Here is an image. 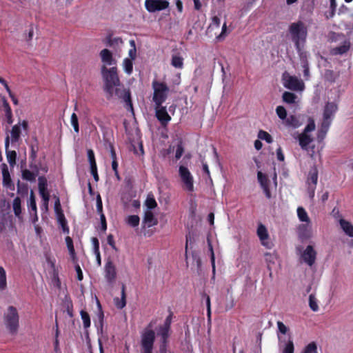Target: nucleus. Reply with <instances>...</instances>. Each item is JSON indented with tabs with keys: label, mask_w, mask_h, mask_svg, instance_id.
<instances>
[{
	"label": "nucleus",
	"mask_w": 353,
	"mask_h": 353,
	"mask_svg": "<svg viewBox=\"0 0 353 353\" xmlns=\"http://www.w3.org/2000/svg\"><path fill=\"white\" fill-rule=\"evenodd\" d=\"M284 86L289 90L294 91H302L305 88L303 81L299 79L295 76H289L284 83Z\"/></svg>",
	"instance_id": "nucleus-12"
},
{
	"label": "nucleus",
	"mask_w": 353,
	"mask_h": 353,
	"mask_svg": "<svg viewBox=\"0 0 353 353\" xmlns=\"http://www.w3.org/2000/svg\"><path fill=\"white\" fill-rule=\"evenodd\" d=\"M145 205L148 208V210H152L157 206L156 200L153 196H148L145 201Z\"/></svg>",
	"instance_id": "nucleus-48"
},
{
	"label": "nucleus",
	"mask_w": 353,
	"mask_h": 353,
	"mask_svg": "<svg viewBox=\"0 0 353 353\" xmlns=\"http://www.w3.org/2000/svg\"><path fill=\"white\" fill-rule=\"evenodd\" d=\"M41 197L43 200V207L45 208L46 210H48V203L50 200V194L49 192L47 193H43V194H40Z\"/></svg>",
	"instance_id": "nucleus-52"
},
{
	"label": "nucleus",
	"mask_w": 353,
	"mask_h": 353,
	"mask_svg": "<svg viewBox=\"0 0 353 353\" xmlns=\"http://www.w3.org/2000/svg\"><path fill=\"white\" fill-rule=\"evenodd\" d=\"M330 124L321 123V128L317 133L318 142H321L325 139L326 134L330 128Z\"/></svg>",
	"instance_id": "nucleus-28"
},
{
	"label": "nucleus",
	"mask_w": 353,
	"mask_h": 353,
	"mask_svg": "<svg viewBox=\"0 0 353 353\" xmlns=\"http://www.w3.org/2000/svg\"><path fill=\"white\" fill-rule=\"evenodd\" d=\"M258 138L261 140L265 141L268 143H271L273 141L272 136L263 130H260L258 132Z\"/></svg>",
	"instance_id": "nucleus-39"
},
{
	"label": "nucleus",
	"mask_w": 353,
	"mask_h": 353,
	"mask_svg": "<svg viewBox=\"0 0 353 353\" xmlns=\"http://www.w3.org/2000/svg\"><path fill=\"white\" fill-rule=\"evenodd\" d=\"M179 174L183 184V188L188 192H192L194 190V179L188 168L184 165H180Z\"/></svg>",
	"instance_id": "nucleus-6"
},
{
	"label": "nucleus",
	"mask_w": 353,
	"mask_h": 353,
	"mask_svg": "<svg viewBox=\"0 0 353 353\" xmlns=\"http://www.w3.org/2000/svg\"><path fill=\"white\" fill-rule=\"evenodd\" d=\"M155 116L163 127H166L171 121V117L168 113L166 107L162 105L158 107L155 105Z\"/></svg>",
	"instance_id": "nucleus-10"
},
{
	"label": "nucleus",
	"mask_w": 353,
	"mask_h": 353,
	"mask_svg": "<svg viewBox=\"0 0 353 353\" xmlns=\"http://www.w3.org/2000/svg\"><path fill=\"white\" fill-rule=\"evenodd\" d=\"M80 315L83 321V327L88 329L90 327L91 321L89 314L85 310H81Z\"/></svg>",
	"instance_id": "nucleus-37"
},
{
	"label": "nucleus",
	"mask_w": 353,
	"mask_h": 353,
	"mask_svg": "<svg viewBox=\"0 0 353 353\" xmlns=\"http://www.w3.org/2000/svg\"><path fill=\"white\" fill-rule=\"evenodd\" d=\"M319 178V172L316 165H313L308 173L307 177V185L316 186L317 181Z\"/></svg>",
	"instance_id": "nucleus-18"
},
{
	"label": "nucleus",
	"mask_w": 353,
	"mask_h": 353,
	"mask_svg": "<svg viewBox=\"0 0 353 353\" xmlns=\"http://www.w3.org/2000/svg\"><path fill=\"white\" fill-rule=\"evenodd\" d=\"M309 305L312 311L316 312L319 310V305L317 303V300H316L315 296L312 294H311L309 296Z\"/></svg>",
	"instance_id": "nucleus-42"
},
{
	"label": "nucleus",
	"mask_w": 353,
	"mask_h": 353,
	"mask_svg": "<svg viewBox=\"0 0 353 353\" xmlns=\"http://www.w3.org/2000/svg\"><path fill=\"white\" fill-rule=\"evenodd\" d=\"M285 120L286 125L294 128H296L299 125V121L294 115H290L289 117H286Z\"/></svg>",
	"instance_id": "nucleus-43"
},
{
	"label": "nucleus",
	"mask_w": 353,
	"mask_h": 353,
	"mask_svg": "<svg viewBox=\"0 0 353 353\" xmlns=\"http://www.w3.org/2000/svg\"><path fill=\"white\" fill-rule=\"evenodd\" d=\"M92 245H93V251L94 252H98L99 250V241L97 237H92L91 239Z\"/></svg>",
	"instance_id": "nucleus-59"
},
{
	"label": "nucleus",
	"mask_w": 353,
	"mask_h": 353,
	"mask_svg": "<svg viewBox=\"0 0 353 353\" xmlns=\"http://www.w3.org/2000/svg\"><path fill=\"white\" fill-rule=\"evenodd\" d=\"M140 219L138 215H130L127 218V223L133 227H137L139 224Z\"/></svg>",
	"instance_id": "nucleus-41"
},
{
	"label": "nucleus",
	"mask_w": 353,
	"mask_h": 353,
	"mask_svg": "<svg viewBox=\"0 0 353 353\" xmlns=\"http://www.w3.org/2000/svg\"><path fill=\"white\" fill-rule=\"evenodd\" d=\"M289 31L296 48L300 50V43H304L306 40L307 34V28L302 21H299L296 23H292L290 26Z\"/></svg>",
	"instance_id": "nucleus-4"
},
{
	"label": "nucleus",
	"mask_w": 353,
	"mask_h": 353,
	"mask_svg": "<svg viewBox=\"0 0 353 353\" xmlns=\"http://www.w3.org/2000/svg\"><path fill=\"white\" fill-rule=\"evenodd\" d=\"M100 57L104 65H111L115 63L112 53L108 49H103L100 52Z\"/></svg>",
	"instance_id": "nucleus-19"
},
{
	"label": "nucleus",
	"mask_w": 353,
	"mask_h": 353,
	"mask_svg": "<svg viewBox=\"0 0 353 353\" xmlns=\"http://www.w3.org/2000/svg\"><path fill=\"white\" fill-rule=\"evenodd\" d=\"M97 210L100 213H103V203L101 196L98 194L97 197Z\"/></svg>",
	"instance_id": "nucleus-60"
},
{
	"label": "nucleus",
	"mask_w": 353,
	"mask_h": 353,
	"mask_svg": "<svg viewBox=\"0 0 353 353\" xmlns=\"http://www.w3.org/2000/svg\"><path fill=\"white\" fill-rule=\"evenodd\" d=\"M315 130V123L313 120H311L305 126V128L303 130V133L307 134L308 132H310Z\"/></svg>",
	"instance_id": "nucleus-54"
},
{
	"label": "nucleus",
	"mask_w": 353,
	"mask_h": 353,
	"mask_svg": "<svg viewBox=\"0 0 353 353\" xmlns=\"http://www.w3.org/2000/svg\"><path fill=\"white\" fill-rule=\"evenodd\" d=\"M105 278L109 283H112L117 278L116 267L113 262L110 260L108 261L104 268Z\"/></svg>",
	"instance_id": "nucleus-13"
},
{
	"label": "nucleus",
	"mask_w": 353,
	"mask_h": 353,
	"mask_svg": "<svg viewBox=\"0 0 353 353\" xmlns=\"http://www.w3.org/2000/svg\"><path fill=\"white\" fill-rule=\"evenodd\" d=\"M97 311L96 312V314L97 316L100 327L102 329V327L103 326L104 313H103V311L102 309V306L100 303V301L97 299Z\"/></svg>",
	"instance_id": "nucleus-33"
},
{
	"label": "nucleus",
	"mask_w": 353,
	"mask_h": 353,
	"mask_svg": "<svg viewBox=\"0 0 353 353\" xmlns=\"http://www.w3.org/2000/svg\"><path fill=\"white\" fill-rule=\"evenodd\" d=\"M172 313L171 312L165 319L164 323L163 325L160 326L158 334L160 336L161 339H163L164 341L165 340H168L170 330V325L172 322Z\"/></svg>",
	"instance_id": "nucleus-14"
},
{
	"label": "nucleus",
	"mask_w": 353,
	"mask_h": 353,
	"mask_svg": "<svg viewBox=\"0 0 353 353\" xmlns=\"http://www.w3.org/2000/svg\"><path fill=\"white\" fill-rule=\"evenodd\" d=\"M75 270L77 272V279L79 281H82L83 279V272H82L81 267L79 264H77L75 265Z\"/></svg>",
	"instance_id": "nucleus-63"
},
{
	"label": "nucleus",
	"mask_w": 353,
	"mask_h": 353,
	"mask_svg": "<svg viewBox=\"0 0 353 353\" xmlns=\"http://www.w3.org/2000/svg\"><path fill=\"white\" fill-rule=\"evenodd\" d=\"M100 219H101V229L102 231L105 232L107 230V223H106L105 216L103 214V213H101L100 214Z\"/></svg>",
	"instance_id": "nucleus-61"
},
{
	"label": "nucleus",
	"mask_w": 353,
	"mask_h": 353,
	"mask_svg": "<svg viewBox=\"0 0 353 353\" xmlns=\"http://www.w3.org/2000/svg\"><path fill=\"white\" fill-rule=\"evenodd\" d=\"M257 178L265 196L268 199H270L272 197V194L270 190V180L267 176L263 174L261 171L258 172Z\"/></svg>",
	"instance_id": "nucleus-15"
},
{
	"label": "nucleus",
	"mask_w": 353,
	"mask_h": 353,
	"mask_svg": "<svg viewBox=\"0 0 353 353\" xmlns=\"http://www.w3.org/2000/svg\"><path fill=\"white\" fill-rule=\"evenodd\" d=\"M124 70L128 74H131L133 70V63L131 59L125 58L123 60Z\"/></svg>",
	"instance_id": "nucleus-46"
},
{
	"label": "nucleus",
	"mask_w": 353,
	"mask_h": 353,
	"mask_svg": "<svg viewBox=\"0 0 353 353\" xmlns=\"http://www.w3.org/2000/svg\"><path fill=\"white\" fill-rule=\"evenodd\" d=\"M153 89L152 101L155 105L160 106L168 99L170 88L164 81L154 79L152 83Z\"/></svg>",
	"instance_id": "nucleus-3"
},
{
	"label": "nucleus",
	"mask_w": 353,
	"mask_h": 353,
	"mask_svg": "<svg viewBox=\"0 0 353 353\" xmlns=\"http://www.w3.org/2000/svg\"><path fill=\"white\" fill-rule=\"evenodd\" d=\"M118 41H121V39L119 37L112 39V34H109L105 39V44L108 46H112L114 43H117Z\"/></svg>",
	"instance_id": "nucleus-53"
},
{
	"label": "nucleus",
	"mask_w": 353,
	"mask_h": 353,
	"mask_svg": "<svg viewBox=\"0 0 353 353\" xmlns=\"http://www.w3.org/2000/svg\"><path fill=\"white\" fill-rule=\"evenodd\" d=\"M35 172H32L28 169L21 171L22 179L28 181H34L37 176L39 174V169L37 165L34 167Z\"/></svg>",
	"instance_id": "nucleus-22"
},
{
	"label": "nucleus",
	"mask_w": 353,
	"mask_h": 353,
	"mask_svg": "<svg viewBox=\"0 0 353 353\" xmlns=\"http://www.w3.org/2000/svg\"><path fill=\"white\" fill-rule=\"evenodd\" d=\"M283 101L287 103L292 104L295 103L296 96L290 92H284L282 95Z\"/></svg>",
	"instance_id": "nucleus-35"
},
{
	"label": "nucleus",
	"mask_w": 353,
	"mask_h": 353,
	"mask_svg": "<svg viewBox=\"0 0 353 353\" xmlns=\"http://www.w3.org/2000/svg\"><path fill=\"white\" fill-rule=\"evenodd\" d=\"M277 326L279 332L283 334H286L288 331V327L284 325V323L281 321L277 322Z\"/></svg>",
	"instance_id": "nucleus-62"
},
{
	"label": "nucleus",
	"mask_w": 353,
	"mask_h": 353,
	"mask_svg": "<svg viewBox=\"0 0 353 353\" xmlns=\"http://www.w3.org/2000/svg\"><path fill=\"white\" fill-rule=\"evenodd\" d=\"M340 225L344 232L350 237H353V225L347 221L341 219Z\"/></svg>",
	"instance_id": "nucleus-26"
},
{
	"label": "nucleus",
	"mask_w": 353,
	"mask_h": 353,
	"mask_svg": "<svg viewBox=\"0 0 353 353\" xmlns=\"http://www.w3.org/2000/svg\"><path fill=\"white\" fill-rule=\"evenodd\" d=\"M12 207L14 214L16 216L20 215V214L21 213V199L19 197L17 196L13 200Z\"/></svg>",
	"instance_id": "nucleus-40"
},
{
	"label": "nucleus",
	"mask_w": 353,
	"mask_h": 353,
	"mask_svg": "<svg viewBox=\"0 0 353 353\" xmlns=\"http://www.w3.org/2000/svg\"><path fill=\"white\" fill-rule=\"evenodd\" d=\"M220 24H221V20H220L219 17L217 16H214L212 18V22H211L209 28L215 27V28H219Z\"/></svg>",
	"instance_id": "nucleus-56"
},
{
	"label": "nucleus",
	"mask_w": 353,
	"mask_h": 353,
	"mask_svg": "<svg viewBox=\"0 0 353 353\" xmlns=\"http://www.w3.org/2000/svg\"><path fill=\"white\" fill-rule=\"evenodd\" d=\"M29 207L32 211L37 213L36 199H35V196H34V192L32 190L30 191V194Z\"/></svg>",
	"instance_id": "nucleus-47"
},
{
	"label": "nucleus",
	"mask_w": 353,
	"mask_h": 353,
	"mask_svg": "<svg viewBox=\"0 0 353 353\" xmlns=\"http://www.w3.org/2000/svg\"><path fill=\"white\" fill-rule=\"evenodd\" d=\"M21 134V125L20 123L16 124L12 126L10 131V142L14 143L20 140Z\"/></svg>",
	"instance_id": "nucleus-23"
},
{
	"label": "nucleus",
	"mask_w": 353,
	"mask_h": 353,
	"mask_svg": "<svg viewBox=\"0 0 353 353\" xmlns=\"http://www.w3.org/2000/svg\"><path fill=\"white\" fill-rule=\"evenodd\" d=\"M157 220L151 210H146L144 213L143 223L145 226L150 228L157 224Z\"/></svg>",
	"instance_id": "nucleus-21"
},
{
	"label": "nucleus",
	"mask_w": 353,
	"mask_h": 353,
	"mask_svg": "<svg viewBox=\"0 0 353 353\" xmlns=\"http://www.w3.org/2000/svg\"><path fill=\"white\" fill-rule=\"evenodd\" d=\"M349 49L350 44L345 42L343 45L334 48L332 50V53L334 55L343 54L346 53Z\"/></svg>",
	"instance_id": "nucleus-32"
},
{
	"label": "nucleus",
	"mask_w": 353,
	"mask_h": 353,
	"mask_svg": "<svg viewBox=\"0 0 353 353\" xmlns=\"http://www.w3.org/2000/svg\"><path fill=\"white\" fill-rule=\"evenodd\" d=\"M184 152L183 147L181 144H178L176 146V150L175 152V158L176 159H179L181 156L183 155V153Z\"/></svg>",
	"instance_id": "nucleus-57"
},
{
	"label": "nucleus",
	"mask_w": 353,
	"mask_h": 353,
	"mask_svg": "<svg viewBox=\"0 0 353 353\" xmlns=\"http://www.w3.org/2000/svg\"><path fill=\"white\" fill-rule=\"evenodd\" d=\"M155 332L152 330V323H149L141 333L140 353H153L155 342ZM161 343L157 353H168L167 345L168 340L161 339Z\"/></svg>",
	"instance_id": "nucleus-2"
},
{
	"label": "nucleus",
	"mask_w": 353,
	"mask_h": 353,
	"mask_svg": "<svg viewBox=\"0 0 353 353\" xmlns=\"http://www.w3.org/2000/svg\"><path fill=\"white\" fill-rule=\"evenodd\" d=\"M316 345L314 342L309 343L305 348L303 353H316Z\"/></svg>",
	"instance_id": "nucleus-50"
},
{
	"label": "nucleus",
	"mask_w": 353,
	"mask_h": 353,
	"mask_svg": "<svg viewBox=\"0 0 353 353\" xmlns=\"http://www.w3.org/2000/svg\"><path fill=\"white\" fill-rule=\"evenodd\" d=\"M298 139L299 145L303 150H308V145L313 141L310 135L303 132L299 135Z\"/></svg>",
	"instance_id": "nucleus-20"
},
{
	"label": "nucleus",
	"mask_w": 353,
	"mask_h": 353,
	"mask_svg": "<svg viewBox=\"0 0 353 353\" xmlns=\"http://www.w3.org/2000/svg\"><path fill=\"white\" fill-rule=\"evenodd\" d=\"M277 159L280 161H283L285 159V156L283 154L282 148L281 147L278 148L276 150Z\"/></svg>",
	"instance_id": "nucleus-64"
},
{
	"label": "nucleus",
	"mask_w": 353,
	"mask_h": 353,
	"mask_svg": "<svg viewBox=\"0 0 353 353\" xmlns=\"http://www.w3.org/2000/svg\"><path fill=\"white\" fill-rule=\"evenodd\" d=\"M57 218L59 225L62 228L63 233L69 234L70 228L68 225V221L65 217L64 214H59L58 216H57Z\"/></svg>",
	"instance_id": "nucleus-30"
},
{
	"label": "nucleus",
	"mask_w": 353,
	"mask_h": 353,
	"mask_svg": "<svg viewBox=\"0 0 353 353\" xmlns=\"http://www.w3.org/2000/svg\"><path fill=\"white\" fill-rule=\"evenodd\" d=\"M294 344L293 342L291 341H289L287 344L285 345V347L283 350V353H294Z\"/></svg>",
	"instance_id": "nucleus-55"
},
{
	"label": "nucleus",
	"mask_w": 353,
	"mask_h": 353,
	"mask_svg": "<svg viewBox=\"0 0 353 353\" xmlns=\"http://www.w3.org/2000/svg\"><path fill=\"white\" fill-rule=\"evenodd\" d=\"M7 289V278L5 269L0 266V291H4Z\"/></svg>",
	"instance_id": "nucleus-31"
},
{
	"label": "nucleus",
	"mask_w": 353,
	"mask_h": 353,
	"mask_svg": "<svg viewBox=\"0 0 353 353\" xmlns=\"http://www.w3.org/2000/svg\"><path fill=\"white\" fill-rule=\"evenodd\" d=\"M101 74L104 81L103 90L106 94V99L110 100L114 96L123 99L132 107L130 93L121 88L117 67L107 68L105 65L101 67Z\"/></svg>",
	"instance_id": "nucleus-1"
},
{
	"label": "nucleus",
	"mask_w": 353,
	"mask_h": 353,
	"mask_svg": "<svg viewBox=\"0 0 353 353\" xmlns=\"http://www.w3.org/2000/svg\"><path fill=\"white\" fill-rule=\"evenodd\" d=\"M337 110L338 105L335 102H327L323 108L321 123L331 125Z\"/></svg>",
	"instance_id": "nucleus-7"
},
{
	"label": "nucleus",
	"mask_w": 353,
	"mask_h": 353,
	"mask_svg": "<svg viewBox=\"0 0 353 353\" xmlns=\"http://www.w3.org/2000/svg\"><path fill=\"white\" fill-rule=\"evenodd\" d=\"M38 188L39 194H43V193L48 192L47 187H48V181L46 178L44 176H41L38 179Z\"/></svg>",
	"instance_id": "nucleus-29"
},
{
	"label": "nucleus",
	"mask_w": 353,
	"mask_h": 353,
	"mask_svg": "<svg viewBox=\"0 0 353 353\" xmlns=\"http://www.w3.org/2000/svg\"><path fill=\"white\" fill-rule=\"evenodd\" d=\"M88 159L90 165V168L97 166L95 160L94 153L92 149H89L87 151Z\"/></svg>",
	"instance_id": "nucleus-49"
},
{
	"label": "nucleus",
	"mask_w": 353,
	"mask_h": 353,
	"mask_svg": "<svg viewBox=\"0 0 353 353\" xmlns=\"http://www.w3.org/2000/svg\"><path fill=\"white\" fill-rule=\"evenodd\" d=\"M303 76L306 80H307L310 77V70L307 61H305L303 64Z\"/></svg>",
	"instance_id": "nucleus-58"
},
{
	"label": "nucleus",
	"mask_w": 353,
	"mask_h": 353,
	"mask_svg": "<svg viewBox=\"0 0 353 353\" xmlns=\"http://www.w3.org/2000/svg\"><path fill=\"white\" fill-rule=\"evenodd\" d=\"M297 215L301 221L307 223L310 222L307 213L303 207H299L297 208Z\"/></svg>",
	"instance_id": "nucleus-38"
},
{
	"label": "nucleus",
	"mask_w": 353,
	"mask_h": 353,
	"mask_svg": "<svg viewBox=\"0 0 353 353\" xmlns=\"http://www.w3.org/2000/svg\"><path fill=\"white\" fill-rule=\"evenodd\" d=\"M3 108L5 112L7 123L10 125L13 123L12 112L9 103L5 99H3Z\"/></svg>",
	"instance_id": "nucleus-25"
},
{
	"label": "nucleus",
	"mask_w": 353,
	"mask_h": 353,
	"mask_svg": "<svg viewBox=\"0 0 353 353\" xmlns=\"http://www.w3.org/2000/svg\"><path fill=\"white\" fill-rule=\"evenodd\" d=\"M169 6L167 1L145 0V7L150 12H154L166 9Z\"/></svg>",
	"instance_id": "nucleus-8"
},
{
	"label": "nucleus",
	"mask_w": 353,
	"mask_h": 353,
	"mask_svg": "<svg viewBox=\"0 0 353 353\" xmlns=\"http://www.w3.org/2000/svg\"><path fill=\"white\" fill-rule=\"evenodd\" d=\"M171 64L176 68L182 69L183 67V59L179 55H172Z\"/></svg>",
	"instance_id": "nucleus-34"
},
{
	"label": "nucleus",
	"mask_w": 353,
	"mask_h": 353,
	"mask_svg": "<svg viewBox=\"0 0 353 353\" xmlns=\"http://www.w3.org/2000/svg\"><path fill=\"white\" fill-rule=\"evenodd\" d=\"M55 199H56L54 202V212L57 216H58L59 214H63V212L61 209L59 198L58 196H55Z\"/></svg>",
	"instance_id": "nucleus-51"
},
{
	"label": "nucleus",
	"mask_w": 353,
	"mask_h": 353,
	"mask_svg": "<svg viewBox=\"0 0 353 353\" xmlns=\"http://www.w3.org/2000/svg\"><path fill=\"white\" fill-rule=\"evenodd\" d=\"M3 322L9 332L14 334L19 327V316L17 309L10 305L3 314Z\"/></svg>",
	"instance_id": "nucleus-5"
},
{
	"label": "nucleus",
	"mask_w": 353,
	"mask_h": 353,
	"mask_svg": "<svg viewBox=\"0 0 353 353\" xmlns=\"http://www.w3.org/2000/svg\"><path fill=\"white\" fill-rule=\"evenodd\" d=\"M9 145L10 137L8 135L5 139L6 155L10 166L11 168H14L16 165L17 154L16 151L9 150Z\"/></svg>",
	"instance_id": "nucleus-16"
},
{
	"label": "nucleus",
	"mask_w": 353,
	"mask_h": 353,
	"mask_svg": "<svg viewBox=\"0 0 353 353\" xmlns=\"http://www.w3.org/2000/svg\"><path fill=\"white\" fill-rule=\"evenodd\" d=\"M70 123L72 125L74 130L75 132L79 133V121L78 117L76 113H72L70 118Z\"/></svg>",
	"instance_id": "nucleus-44"
},
{
	"label": "nucleus",
	"mask_w": 353,
	"mask_h": 353,
	"mask_svg": "<svg viewBox=\"0 0 353 353\" xmlns=\"http://www.w3.org/2000/svg\"><path fill=\"white\" fill-rule=\"evenodd\" d=\"M317 253L312 245H307L301 254V258L305 263L312 266L316 261Z\"/></svg>",
	"instance_id": "nucleus-11"
},
{
	"label": "nucleus",
	"mask_w": 353,
	"mask_h": 353,
	"mask_svg": "<svg viewBox=\"0 0 353 353\" xmlns=\"http://www.w3.org/2000/svg\"><path fill=\"white\" fill-rule=\"evenodd\" d=\"M1 168L2 171L3 186L10 190H14V185L12 181L8 165L5 163H3L1 165Z\"/></svg>",
	"instance_id": "nucleus-17"
},
{
	"label": "nucleus",
	"mask_w": 353,
	"mask_h": 353,
	"mask_svg": "<svg viewBox=\"0 0 353 353\" xmlns=\"http://www.w3.org/2000/svg\"><path fill=\"white\" fill-rule=\"evenodd\" d=\"M121 295V299H119L118 297L114 299V305L118 309H123L126 305V294L125 284H122Z\"/></svg>",
	"instance_id": "nucleus-24"
},
{
	"label": "nucleus",
	"mask_w": 353,
	"mask_h": 353,
	"mask_svg": "<svg viewBox=\"0 0 353 353\" xmlns=\"http://www.w3.org/2000/svg\"><path fill=\"white\" fill-rule=\"evenodd\" d=\"M256 233L262 245L265 247L267 249H272L273 243L269 241V234L266 227L262 223H259Z\"/></svg>",
	"instance_id": "nucleus-9"
},
{
	"label": "nucleus",
	"mask_w": 353,
	"mask_h": 353,
	"mask_svg": "<svg viewBox=\"0 0 353 353\" xmlns=\"http://www.w3.org/2000/svg\"><path fill=\"white\" fill-rule=\"evenodd\" d=\"M65 243L71 257L72 258L73 260H74L76 258V253L72 238L70 237L69 236H67L65 237Z\"/></svg>",
	"instance_id": "nucleus-36"
},
{
	"label": "nucleus",
	"mask_w": 353,
	"mask_h": 353,
	"mask_svg": "<svg viewBox=\"0 0 353 353\" xmlns=\"http://www.w3.org/2000/svg\"><path fill=\"white\" fill-rule=\"evenodd\" d=\"M276 113L279 118L281 119V120H285L287 117V110L282 105H279L276 107Z\"/></svg>",
	"instance_id": "nucleus-45"
},
{
	"label": "nucleus",
	"mask_w": 353,
	"mask_h": 353,
	"mask_svg": "<svg viewBox=\"0 0 353 353\" xmlns=\"http://www.w3.org/2000/svg\"><path fill=\"white\" fill-rule=\"evenodd\" d=\"M339 77V72H335L332 70H325L324 72V79L331 83H333Z\"/></svg>",
	"instance_id": "nucleus-27"
}]
</instances>
